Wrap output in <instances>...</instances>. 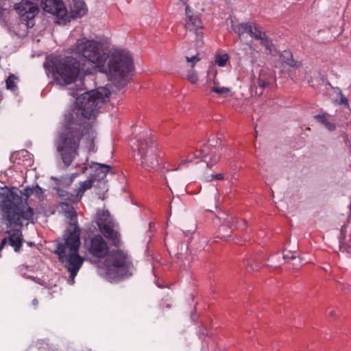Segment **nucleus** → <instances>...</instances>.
<instances>
[{
    "instance_id": "17",
    "label": "nucleus",
    "mask_w": 351,
    "mask_h": 351,
    "mask_svg": "<svg viewBox=\"0 0 351 351\" xmlns=\"http://www.w3.org/2000/svg\"><path fill=\"white\" fill-rule=\"evenodd\" d=\"M93 183V180H86L80 182L79 186L75 189V198H80V199H81L84 193L92 188Z\"/></svg>"
},
{
    "instance_id": "12",
    "label": "nucleus",
    "mask_w": 351,
    "mask_h": 351,
    "mask_svg": "<svg viewBox=\"0 0 351 351\" xmlns=\"http://www.w3.org/2000/svg\"><path fill=\"white\" fill-rule=\"evenodd\" d=\"M217 73H215L213 82L208 81L207 88L205 89V93L208 96H213V94L224 96L228 95L231 89L228 87L221 86L218 81L216 80Z\"/></svg>"
},
{
    "instance_id": "30",
    "label": "nucleus",
    "mask_w": 351,
    "mask_h": 351,
    "mask_svg": "<svg viewBox=\"0 0 351 351\" xmlns=\"http://www.w3.org/2000/svg\"><path fill=\"white\" fill-rule=\"evenodd\" d=\"M32 304H33V306H34L35 308H36V307H37V306H38V300H37V299H34V300H32Z\"/></svg>"
},
{
    "instance_id": "15",
    "label": "nucleus",
    "mask_w": 351,
    "mask_h": 351,
    "mask_svg": "<svg viewBox=\"0 0 351 351\" xmlns=\"http://www.w3.org/2000/svg\"><path fill=\"white\" fill-rule=\"evenodd\" d=\"M281 258H282V260L284 261H287L288 260L290 259H294L295 256L291 252H287V253H281L278 252L274 254L273 255L270 256V257L269 258V261L271 263L270 266L274 268L280 267V265L282 263Z\"/></svg>"
},
{
    "instance_id": "9",
    "label": "nucleus",
    "mask_w": 351,
    "mask_h": 351,
    "mask_svg": "<svg viewBox=\"0 0 351 351\" xmlns=\"http://www.w3.org/2000/svg\"><path fill=\"white\" fill-rule=\"evenodd\" d=\"M86 246L88 253L97 258H104L110 252L108 242L101 234L90 237L86 242Z\"/></svg>"
},
{
    "instance_id": "4",
    "label": "nucleus",
    "mask_w": 351,
    "mask_h": 351,
    "mask_svg": "<svg viewBox=\"0 0 351 351\" xmlns=\"http://www.w3.org/2000/svg\"><path fill=\"white\" fill-rule=\"evenodd\" d=\"M70 218V228L65 230L62 242H60L56 250L60 261L70 274V278L73 281L80 269L82 267L84 258L79 254L81 244V230L77 226V219L75 211L68 212Z\"/></svg>"
},
{
    "instance_id": "20",
    "label": "nucleus",
    "mask_w": 351,
    "mask_h": 351,
    "mask_svg": "<svg viewBox=\"0 0 351 351\" xmlns=\"http://www.w3.org/2000/svg\"><path fill=\"white\" fill-rule=\"evenodd\" d=\"M230 60V56L227 53H217L215 56V64L219 67H223Z\"/></svg>"
},
{
    "instance_id": "1",
    "label": "nucleus",
    "mask_w": 351,
    "mask_h": 351,
    "mask_svg": "<svg viewBox=\"0 0 351 351\" xmlns=\"http://www.w3.org/2000/svg\"><path fill=\"white\" fill-rule=\"evenodd\" d=\"M72 53L78 58L88 62L92 68L81 69L80 62L71 56L61 60L57 58H47L44 68L55 75L56 80L60 77L65 84L75 82L79 76L92 73L93 69L106 72L109 80L119 88L126 86L131 80L134 68V61L127 50L115 49L108 56L101 42L82 37L73 45Z\"/></svg>"
},
{
    "instance_id": "6",
    "label": "nucleus",
    "mask_w": 351,
    "mask_h": 351,
    "mask_svg": "<svg viewBox=\"0 0 351 351\" xmlns=\"http://www.w3.org/2000/svg\"><path fill=\"white\" fill-rule=\"evenodd\" d=\"M95 222L104 238L107 239L112 245L119 247L121 235L117 226L108 210H99L96 214Z\"/></svg>"
},
{
    "instance_id": "24",
    "label": "nucleus",
    "mask_w": 351,
    "mask_h": 351,
    "mask_svg": "<svg viewBox=\"0 0 351 351\" xmlns=\"http://www.w3.org/2000/svg\"><path fill=\"white\" fill-rule=\"evenodd\" d=\"M16 80L17 77L14 74H10L5 81L7 88L11 90H14L16 88Z\"/></svg>"
},
{
    "instance_id": "32",
    "label": "nucleus",
    "mask_w": 351,
    "mask_h": 351,
    "mask_svg": "<svg viewBox=\"0 0 351 351\" xmlns=\"http://www.w3.org/2000/svg\"><path fill=\"white\" fill-rule=\"evenodd\" d=\"M187 162H193V159H192L191 158H189L187 159Z\"/></svg>"
},
{
    "instance_id": "7",
    "label": "nucleus",
    "mask_w": 351,
    "mask_h": 351,
    "mask_svg": "<svg viewBox=\"0 0 351 351\" xmlns=\"http://www.w3.org/2000/svg\"><path fill=\"white\" fill-rule=\"evenodd\" d=\"M131 265L128 254L121 250L109 252L105 261L108 274L115 273L117 276H125Z\"/></svg>"
},
{
    "instance_id": "35",
    "label": "nucleus",
    "mask_w": 351,
    "mask_h": 351,
    "mask_svg": "<svg viewBox=\"0 0 351 351\" xmlns=\"http://www.w3.org/2000/svg\"><path fill=\"white\" fill-rule=\"evenodd\" d=\"M78 95V93H76V94H73V97H75V95Z\"/></svg>"
},
{
    "instance_id": "21",
    "label": "nucleus",
    "mask_w": 351,
    "mask_h": 351,
    "mask_svg": "<svg viewBox=\"0 0 351 351\" xmlns=\"http://www.w3.org/2000/svg\"><path fill=\"white\" fill-rule=\"evenodd\" d=\"M315 119L322 124L324 125L325 127L329 131H333L335 129V124L328 121L327 117L325 114H317L315 116Z\"/></svg>"
},
{
    "instance_id": "2",
    "label": "nucleus",
    "mask_w": 351,
    "mask_h": 351,
    "mask_svg": "<svg viewBox=\"0 0 351 351\" xmlns=\"http://www.w3.org/2000/svg\"><path fill=\"white\" fill-rule=\"evenodd\" d=\"M110 94V90L104 87L86 91L76 98L78 108L64 114L55 145L66 166H69L78 155L80 143L84 144L89 152L96 151L97 134L93 123L99 108Z\"/></svg>"
},
{
    "instance_id": "11",
    "label": "nucleus",
    "mask_w": 351,
    "mask_h": 351,
    "mask_svg": "<svg viewBox=\"0 0 351 351\" xmlns=\"http://www.w3.org/2000/svg\"><path fill=\"white\" fill-rule=\"evenodd\" d=\"M199 152L207 166H213L219 160L220 156L218 150L215 147L204 145Z\"/></svg>"
},
{
    "instance_id": "5",
    "label": "nucleus",
    "mask_w": 351,
    "mask_h": 351,
    "mask_svg": "<svg viewBox=\"0 0 351 351\" xmlns=\"http://www.w3.org/2000/svg\"><path fill=\"white\" fill-rule=\"evenodd\" d=\"M132 147L136 154L135 160L140 161L142 168L147 171L157 167L160 164L158 149L154 144L152 134L147 132L141 136L136 142H132Z\"/></svg>"
},
{
    "instance_id": "31",
    "label": "nucleus",
    "mask_w": 351,
    "mask_h": 351,
    "mask_svg": "<svg viewBox=\"0 0 351 351\" xmlns=\"http://www.w3.org/2000/svg\"><path fill=\"white\" fill-rule=\"evenodd\" d=\"M328 313L330 317H333L335 315V311L333 310L330 311Z\"/></svg>"
},
{
    "instance_id": "29",
    "label": "nucleus",
    "mask_w": 351,
    "mask_h": 351,
    "mask_svg": "<svg viewBox=\"0 0 351 351\" xmlns=\"http://www.w3.org/2000/svg\"><path fill=\"white\" fill-rule=\"evenodd\" d=\"M340 102L341 104H348V100L346 97H341Z\"/></svg>"
},
{
    "instance_id": "34",
    "label": "nucleus",
    "mask_w": 351,
    "mask_h": 351,
    "mask_svg": "<svg viewBox=\"0 0 351 351\" xmlns=\"http://www.w3.org/2000/svg\"><path fill=\"white\" fill-rule=\"evenodd\" d=\"M79 82H80V84L82 83V81L81 78L80 79Z\"/></svg>"
},
{
    "instance_id": "27",
    "label": "nucleus",
    "mask_w": 351,
    "mask_h": 351,
    "mask_svg": "<svg viewBox=\"0 0 351 351\" xmlns=\"http://www.w3.org/2000/svg\"><path fill=\"white\" fill-rule=\"evenodd\" d=\"M258 84L260 87L263 88H265L266 87H267L269 86V83L264 81L262 79H259L258 80Z\"/></svg>"
},
{
    "instance_id": "33",
    "label": "nucleus",
    "mask_w": 351,
    "mask_h": 351,
    "mask_svg": "<svg viewBox=\"0 0 351 351\" xmlns=\"http://www.w3.org/2000/svg\"><path fill=\"white\" fill-rule=\"evenodd\" d=\"M84 89H87V88L84 86V88H81V90H84Z\"/></svg>"
},
{
    "instance_id": "3",
    "label": "nucleus",
    "mask_w": 351,
    "mask_h": 351,
    "mask_svg": "<svg viewBox=\"0 0 351 351\" xmlns=\"http://www.w3.org/2000/svg\"><path fill=\"white\" fill-rule=\"evenodd\" d=\"M0 207L2 223L5 225V233L8 234L4 239L18 252L23 243V226L35 222L34 209L26 201L23 202L16 192L8 189L0 193Z\"/></svg>"
},
{
    "instance_id": "8",
    "label": "nucleus",
    "mask_w": 351,
    "mask_h": 351,
    "mask_svg": "<svg viewBox=\"0 0 351 351\" xmlns=\"http://www.w3.org/2000/svg\"><path fill=\"white\" fill-rule=\"evenodd\" d=\"M14 8L20 15L21 21L25 22L29 27L34 26V19L39 12L36 3L28 0H21L19 3L15 4Z\"/></svg>"
},
{
    "instance_id": "18",
    "label": "nucleus",
    "mask_w": 351,
    "mask_h": 351,
    "mask_svg": "<svg viewBox=\"0 0 351 351\" xmlns=\"http://www.w3.org/2000/svg\"><path fill=\"white\" fill-rule=\"evenodd\" d=\"M252 27V25L250 23H241L232 25L233 31L239 36L245 33L251 32Z\"/></svg>"
},
{
    "instance_id": "13",
    "label": "nucleus",
    "mask_w": 351,
    "mask_h": 351,
    "mask_svg": "<svg viewBox=\"0 0 351 351\" xmlns=\"http://www.w3.org/2000/svg\"><path fill=\"white\" fill-rule=\"evenodd\" d=\"M199 60L200 58L198 57L197 54L192 57H186V61L187 63L190 64L191 67V69L187 71L186 78L192 84H195L199 81L197 73L193 68Z\"/></svg>"
},
{
    "instance_id": "28",
    "label": "nucleus",
    "mask_w": 351,
    "mask_h": 351,
    "mask_svg": "<svg viewBox=\"0 0 351 351\" xmlns=\"http://www.w3.org/2000/svg\"><path fill=\"white\" fill-rule=\"evenodd\" d=\"M211 177H212V179H215V180H223V176L222 173H217L216 175H211Z\"/></svg>"
},
{
    "instance_id": "16",
    "label": "nucleus",
    "mask_w": 351,
    "mask_h": 351,
    "mask_svg": "<svg viewBox=\"0 0 351 351\" xmlns=\"http://www.w3.org/2000/svg\"><path fill=\"white\" fill-rule=\"evenodd\" d=\"M95 173L93 175L92 180H104L107 174L110 172L111 167L110 165L95 162Z\"/></svg>"
},
{
    "instance_id": "25",
    "label": "nucleus",
    "mask_w": 351,
    "mask_h": 351,
    "mask_svg": "<svg viewBox=\"0 0 351 351\" xmlns=\"http://www.w3.org/2000/svg\"><path fill=\"white\" fill-rule=\"evenodd\" d=\"M61 196L66 200H68L73 203H77L80 200V198H75V194H73L68 192H65V193L62 194Z\"/></svg>"
},
{
    "instance_id": "14",
    "label": "nucleus",
    "mask_w": 351,
    "mask_h": 351,
    "mask_svg": "<svg viewBox=\"0 0 351 351\" xmlns=\"http://www.w3.org/2000/svg\"><path fill=\"white\" fill-rule=\"evenodd\" d=\"M88 12L86 3L82 1H75L71 6L70 16L67 14L68 19L81 18L86 15Z\"/></svg>"
},
{
    "instance_id": "26",
    "label": "nucleus",
    "mask_w": 351,
    "mask_h": 351,
    "mask_svg": "<svg viewBox=\"0 0 351 351\" xmlns=\"http://www.w3.org/2000/svg\"><path fill=\"white\" fill-rule=\"evenodd\" d=\"M32 193V190L29 187H26L23 191H21V195L26 196L27 197L30 196Z\"/></svg>"
},
{
    "instance_id": "37",
    "label": "nucleus",
    "mask_w": 351,
    "mask_h": 351,
    "mask_svg": "<svg viewBox=\"0 0 351 351\" xmlns=\"http://www.w3.org/2000/svg\"><path fill=\"white\" fill-rule=\"evenodd\" d=\"M102 184H104L105 185V184H106V182H105V181H104V182H102Z\"/></svg>"
},
{
    "instance_id": "10",
    "label": "nucleus",
    "mask_w": 351,
    "mask_h": 351,
    "mask_svg": "<svg viewBox=\"0 0 351 351\" xmlns=\"http://www.w3.org/2000/svg\"><path fill=\"white\" fill-rule=\"evenodd\" d=\"M185 28L188 31L193 32L195 34V40L197 43L202 42L204 34L202 32L199 30L203 28V23L199 14L195 13L191 8L189 5H186L185 8Z\"/></svg>"
},
{
    "instance_id": "22",
    "label": "nucleus",
    "mask_w": 351,
    "mask_h": 351,
    "mask_svg": "<svg viewBox=\"0 0 351 351\" xmlns=\"http://www.w3.org/2000/svg\"><path fill=\"white\" fill-rule=\"evenodd\" d=\"M265 32H262L261 28L256 24H254L252 27L251 32H249V35L254 39L258 40L260 38H262V36H264Z\"/></svg>"
},
{
    "instance_id": "23",
    "label": "nucleus",
    "mask_w": 351,
    "mask_h": 351,
    "mask_svg": "<svg viewBox=\"0 0 351 351\" xmlns=\"http://www.w3.org/2000/svg\"><path fill=\"white\" fill-rule=\"evenodd\" d=\"M258 40H261V45L263 46L266 50L269 51V52L271 51L273 46L272 41L267 36L266 33L264 34V36H262V38H260Z\"/></svg>"
},
{
    "instance_id": "19",
    "label": "nucleus",
    "mask_w": 351,
    "mask_h": 351,
    "mask_svg": "<svg viewBox=\"0 0 351 351\" xmlns=\"http://www.w3.org/2000/svg\"><path fill=\"white\" fill-rule=\"evenodd\" d=\"M280 58L284 63L292 67L299 66L301 64L293 59L289 51H285L284 53L280 55Z\"/></svg>"
},
{
    "instance_id": "36",
    "label": "nucleus",
    "mask_w": 351,
    "mask_h": 351,
    "mask_svg": "<svg viewBox=\"0 0 351 351\" xmlns=\"http://www.w3.org/2000/svg\"><path fill=\"white\" fill-rule=\"evenodd\" d=\"M243 221L244 223H246V222H247L245 220H243Z\"/></svg>"
}]
</instances>
